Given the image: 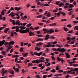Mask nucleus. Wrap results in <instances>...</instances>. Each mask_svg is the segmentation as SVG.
Instances as JSON below:
<instances>
[{"label":"nucleus","instance_id":"1","mask_svg":"<svg viewBox=\"0 0 78 78\" xmlns=\"http://www.w3.org/2000/svg\"><path fill=\"white\" fill-rule=\"evenodd\" d=\"M20 32V33H22L23 34H24L25 33H27L30 31V30H23L21 29L19 30Z\"/></svg>","mask_w":78,"mask_h":78},{"label":"nucleus","instance_id":"2","mask_svg":"<svg viewBox=\"0 0 78 78\" xmlns=\"http://www.w3.org/2000/svg\"><path fill=\"white\" fill-rule=\"evenodd\" d=\"M2 71L1 73L2 74V76H5V73H6L8 72L7 70L5 71V69L3 68L2 69Z\"/></svg>","mask_w":78,"mask_h":78},{"label":"nucleus","instance_id":"3","mask_svg":"<svg viewBox=\"0 0 78 78\" xmlns=\"http://www.w3.org/2000/svg\"><path fill=\"white\" fill-rule=\"evenodd\" d=\"M59 50L58 51H60V52H61V53H64L65 51H66V49L64 48H59Z\"/></svg>","mask_w":78,"mask_h":78},{"label":"nucleus","instance_id":"4","mask_svg":"<svg viewBox=\"0 0 78 78\" xmlns=\"http://www.w3.org/2000/svg\"><path fill=\"white\" fill-rule=\"evenodd\" d=\"M44 59H45V58L44 57H41L40 58V59H39L38 60V61L39 62H44L45 61H44Z\"/></svg>","mask_w":78,"mask_h":78},{"label":"nucleus","instance_id":"5","mask_svg":"<svg viewBox=\"0 0 78 78\" xmlns=\"http://www.w3.org/2000/svg\"><path fill=\"white\" fill-rule=\"evenodd\" d=\"M16 25H17L20 26V25H22L23 24L22 23H20V21L17 20L16 21Z\"/></svg>","mask_w":78,"mask_h":78},{"label":"nucleus","instance_id":"6","mask_svg":"<svg viewBox=\"0 0 78 78\" xmlns=\"http://www.w3.org/2000/svg\"><path fill=\"white\" fill-rule=\"evenodd\" d=\"M9 16H11V17L13 18V17L15 16V13L12 12H11L9 14Z\"/></svg>","mask_w":78,"mask_h":78},{"label":"nucleus","instance_id":"7","mask_svg":"<svg viewBox=\"0 0 78 78\" xmlns=\"http://www.w3.org/2000/svg\"><path fill=\"white\" fill-rule=\"evenodd\" d=\"M32 63H36V64H39V59H37V60H33L32 61Z\"/></svg>","mask_w":78,"mask_h":78},{"label":"nucleus","instance_id":"8","mask_svg":"<svg viewBox=\"0 0 78 78\" xmlns=\"http://www.w3.org/2000/svg\"><path fill=\"white\" fill-rule=\"evenodd\" d=\"M65 55H66V58H70V54H69V53L67 52H65Z\"/></svg>","mask_w":78,"mask_h":78},{"label":"nucleus","instance_id":"9","mask_svg":"<svg viewBox=\"0 0 78 78\" xmlns=\"http://www.w3.org/2000/svg\"><path fill=\"white\" fill-rule=\"evenodd\" d=\"M5 40H4L2 41H0V46H2V45L5 44Z\"/></svg>","mask_w":78,"mask_h":78},{"label":"nucleus","instance_id":"10","mask_svg":"<svg viewBox=\"0 0 78 78\" xmlns=\"http://www.w3.org/2000/svg\"><path fill=\"white\" fill-rule=\"evenodd\" d=\"M9 44H8V45H14V41H12L9 42Z\"/></svg>","mask_w":78,"mask_h":78},{"label":"nucleus","instance_id":"11","mask_svg":"<svg viewBox=\"0 0 78 78\" xmlns=\"http://www.w3.org/2000/svg\"><path fill=\"white\" fill-rule=\"evenodd\" d=\"M45 40H48L50 37V35L47 34L45 36Z\"/></svg>","mask_w":78,"mask_h":78},{"label":"nucleus","instance_id":"12","mask_svg":"<svg viewBox=\"0 0 78 78\" xmlns=\"http://www.w3.org/2000/svg\"><path fill=\"white\" fill-rule=\"evenodd\" d=\"M1 54H2L3 55H5L6 56V51H5L4 50L1 52Z\"/></svg>","mask_w":78,"mask_h":78},{"label":"nucleus","instance_id":"13","mask_svg":"<svg viewBox=\"0 0 78 78\" xmlns=\"http://www.w3.org/2000/svg\"><path fill=\"white\" fill-rule=\"evenodd\" d=\"M63 5L64 6V5H65V4H64L62 2H60L58 4V5H59V7H61V6H63Z\"/></svg>","mask_w":78,"mask_h":78},{"label":"nucleus","instance_id":"14","mask_svg":"<svg viewBox=\"0 0 78 78\" xmlns=\"http://www.w3.org/2000/svg\"><path fill=\"white\" fill-rule=\"evenodd\" d=\"M5 11H6V10L5 9H3L1 12V14H2V16H3L4 14H5V12H4Z\"/></svg>","mask_w":78,"mask_h":78},{"label":"nucleus","instance_id":"15","mask_svg":"<svg viewBox=\"0 0 78 78\" xmlns=\"http://www.w3.org/2000/svg\"><path fill=\"white\" fill-rule=\"evenodd\" d=\"M22 55H23L24 57H25L26 56H27V55H28V53H22Z\"/></svg>","mask_w":78,"mask_h":78},{"label":"nucleus","instance_id":"16","mask_svg":"<svg viewBox=\"0 0 78 78\" xmlns=\"http://www.w3.org/2000/svg\"><path fill=\"white\" fill-rule=\"evenodd\" d=\"M21 9V7H16L15 8V10H16V11H19V10H20V9Z\"/></svg>","mask_w":78,"mask_h":78},{"label":"nucleus","instance_id":"17","mask_svg":"<svg viewBox=\"0 0 78 78\" xmlns=\"http://www.w3.org/2000/svg\"><path fill=\"white\" fill-rule=\"evenodd\" d=\"M62 12V11H60L59 12L57 13L56 15L58 17H59L60 16V14Z\"/></svg>","mask_w":78,"mask_h":78},{"label":"nucleus","instance_id":"18","mask_svg":"<svg viewBox=\"0 0 78 78\" xmlns=\"http://www.w3.org/2000/svg\"><path fill=\"white\" fill-rule=\"evenodd\" d=\"M50 34H51L52 33H54V30L51 29L49 30Z\"/></svg>","mask_w":78,"mask_h":78},{"label":"nucleus","instance_id":"19","mask_svg":"<svg viewBox=\"0 0 78 78\" xmlns=\"http://www.w3.org/2000/svg\"><path fill=\"white\" fill-rule=\"evenodd\" d=\"M73 72H77L78 70V68H74L72 70Z\"/></svg>","mask_w":78,"mask_h":78},{"label":"nucleus","instance_id":"20","mask_svg":"<svg viewBox=\"0 0 78 78\" xmlns=\"http://www.w3.org/2000/svg\"><path fill=\"white\" fill-rule=\"evenodd\" d=\"M43 44V43H42L40 42L38 43H37V46H40V45H42Z\"/></svg>","mask_w":78,"mask_h":78},{"label":"nucleus","instance_id":"21","mask_svg":"<svg viewBox=\"0 0 78 78\" xmlns=\"http://www.w3.org/2000/svg\"><path fill=\"white\" fill-rule=\"evenodd\" d=\"M16 32H18L19 31V26H16Z\"/></svg>","mask_w":78,"mask_h":78},{"label":"nucleus","instance_id":"22","mask_svg":"<svg viewBox=\"0 0 78 78\" xmlns=\"http://www.w3.org/2000/svg\"><path fill=\"white\" fill-rule=\"evenodd\" d=\"M35 50H37V51H39L41 50V48H39L38 47H36Z\"/></svg>","mask_w":78,"mask_h":78},{"label":"nucleus","instance_id":"23","mask_svg":"<svg viewBox=\"0 0 78 78\" xmlns=\"http://www.w3.org/2000/svg\"><path fill=\"white\" fill-rule=\"evenodd\" d=\"M51 16V14L50 13V12H48L47 14V17H50Z\"/></svg>","mask_w":78,"mask_h":78},{"label":"nucleus","instance_id":"24","mask_svg":"<svg viewBox=\"0 0 78 78\" xmlns=\"http://www.w3.org/2000/svg\"><path fill=\"white\" fill-rule=\"evenodd\" d=\"M73 7H74V6H73V5L72 4H70L69 7V8H73Z\"/></svg>","mask_w":78,"mask_h":78},{"label":"nucleus","instance_id":"25","mask_svg":"<svg viewBox=\"0 0 78 78\" xmlns=\"http://www.w3.org/2000/svg\"><path fill=\"white\" fill-rule=\"evenodd\" d=\"M42 53H43L42 51H41L40 52L38 53L37 56H41V55L42 54Z\"/></svg>","mask_w":78,"mask_h":78},{"label":"nucleus","instance_id":"26","mask_svg":"<svg viewBox=\"0 0 78 78\" xmlns=\"http://www.w3.org/2000/svg\"><path fill=\"white\" fill-rule=\"evenodd\" d=\"M59 48H58L57 49L56 48H53V50L54 51H59Z\"/></svg>","mask_w":78,"mask_h":78},{"label":"nucleus","instance_id":"27","mask_svg":"<svg viewBox=\"0 0 78 78\" xmlns=\"http://www.w3.org/2000/svg\"><path fill=\"white\" fill-rule=\"evenodd\" d=\"M72 14H73V12L72 11H70L68 12V14L69 16H71Z\"/></svg>","mask_w":78,"mask_h":78},{"label":"nucleus","instance_id":"28","mask_svg":"<svg viewBox=\"0 0 78 78\" xmlns=\"http://www.w3.org/2000/svg\"><path fill=\"white\" fill-rule=\"evenodd\" d=\"M43 17V16L42 15H39L38 16H37V18H42Z\"/></svg>","mask_w":78,"mask_h":78},{"label":"nucleus","instance_id":"29","mask_svg":"<svg viewBox=\"0 0 78 78\" xmlns=\"http://www.w3.org/2000/svg\"><path fill=\"white\" fill-rule=\"evenodd\" d=\"M33 66V64H32V63H30L28 64V66L29 67H31Z\"/></svg>","mask_w":78,"mask_h":78},{"label":"nucleus","instance_id":"30","mask_svg":"<svg viewBox=\"0 0 78 78\" xmlns=\"http://www.w3.org/2000/svg\"><path fill=\"white\" fill-rule=\"evenodd\" d=\"M8 43H9V42L7 41H6L4 44V45H5V46H6V45H8Z\"/></svg>","mask_w":78,"mask_h":78},{"label":"nucleus","instance_id":"31","mask_svg":"<svg viewBox=\"0 0 78 78\" xmlns=\"http://www.w3.org/2000/svg\"><path fill=\"white\" fill-rule=\"evenodd\" d=\"M32 33H33V32L32 31H30L29 32L30 36H32Z\"/></svg>","mask_w":78,"mask_h":78},{"label":"nucleus","instance_id":"32","mask_svg":"<svg viewBox=\"0 0 78 78\" xmlns=\"http://www.w3.org/2000/svg\"><path fill=\"white\" fill-rule=\"evenodd\" d=\"M58 10V8H56V9L55 10H54L53 11V12H57Z\"/></svg>","mask_w":78,"mask_h":78},{"label":"nucleus","instance_id":"33","mask_svg":"<svg viewBox=\"0 0 78 78\" xmlns=\"http://www.w3.org/2000/svg\"><path fill=\"white\" fill-rule=\"evenodd\" d=\"M76 63V61L71 62H69V64H75Z\"/></svg>","mask_w":78,"mask_h":78},{"label":"nucleus","instance_id":"34","mask_svg":"<svg viewBox=\"0 0 78 78\" xmlns=\"http://www.w3.org/2000/svg\"><path fill=\"white\" fill-rule=\"evenodd\" d=\"M31 25V23H29L26 25V27H30Z\"/></svg>","mask_w":78,"mask_h":78},{"label":"nucleus","instance_id":"35","mask_svg":"<svg viewBox=\"0 0 78 78\" xmlns=\"http://www.w3.org/2000/svg\"><path fill=\"white\" fill-rule=\"evenodd\" d=\"M20 52H22L23 51V47H21L20 50Z\"/></svg>","mask_w":78,"mask_h":78},{"label":"nucleus","instance_id":"36","mask_svg":"<svg viewBox=\"0 0 78 78\" xmlns=\"http://www.w3.org/2000/svg\"><path fill=\"white\" fill-rule=\"evenodd\" d=\"M56 72V70L55 69H52L51 70V72L52 73H55Z\"/></svg>","mask_w":78,"mask_h":78},{"label":"nucleus","instance_id":"37","mask_svg":"<svg viewBox=\"0 0 78 78\" xmlns=\"http://www.w3.org/2000/svg\"><path fill=\"white\" fill-rule=\"evenodd\" d=\"M71 41V39H70V37H67V41Z\"/></svg>","mask_w":78,"mask_h":78},{"label":"nucleus","instance_id":"38","mask_svg":"<svg viewBox=\"0 0 78 78\" xmlns=\"http://www.w3.org/2000/svg\"><path fill=\"white\" fill-rule=\"evenodd\" d=\"M15 72H19V69L18 68H16L15 70Z\"/></svg>","mask_w":78,"mask_h":78},{"label":"nucleus","instance_id":"39","mask_svg":"<svg viewBox=\"0 0 78 78\" xmlns=\"http://www.w3.org/2000/svg\"><path fill=\"white\" fill-rule=\"evenodd\" d=\"M63 30L65 31H67L68 30V29L66 27H64Z\"/></svg>","mask_w":78,"mask_h":78},{"label":"nucleus","instance_id":"40","mask_svg":"<svg viewBox=\"0 0 78 78\" xmlns=\"http://www.w3.org/2000/svg\"><path fill=\"white\" fill-rule=\"evenodd\" d=\"M10 73L11 74H14V70H12L10 71Z\"/></svg>","mask_w":78,"mask_h":78},{"label":"nucleus","instance_id":"41","mask_svg":"<svg viewBox=\"0 0 78 78\" xmlns=\"http://www.w3.org/2000/svg\"><path fill=\"white\" fill-rule=\"evenodd\" d=\"M9 48H9V49H11V48H12V45H10V44H9Z\"/></svg>","mask_w":78,"mask_h":78},{"label":"nucleus","instance_id":"42","mask_svg":"<svg viewBox=\"0 0 78 78\" xmlns=\"http://www.w3.org/2000/svg\"><path fill=\"white\" fill-rule=\"evenodd\" d=\"M61 14L62 15V16H66V14L65 12H62L61 13Z\"/></svg>","mask_w":78,"mask_h":78},{"label":"nucleus","instance_id":"43","mask_svg":"<svg viewBox=\"0 0 78 78\" xmlns=\"http://www.w3.org/2000/svg\"><path fill=\"white\" fill-rule=\"evenodd\" d=\"M35 77L37 78H41V77H40V76L38 75H36Z\"/></svg>","mask_w":78,"mask_h":78},{"label":"nucleus","instance_id":"44","mask_svg":"<svg viewBox=\"0 0 78 78\" xmlns=\"http://www.w3.org/2000/svg\"><path fill=\"white\" fill-rule=\"evenodd\" d=\"M46 52H48L49 51V49L48 48H46L45 50Z\"/></svg>","mask_w":78,"mask_h":78},{"label":"nucleus","instance_id":"45","mask_svg":"<svg viewBox=\"0 0 78 78\" xmlns=\"http://www.w3.org/2000/svg\"><path fill=\"white\" fill-rule=\"evenodd\" d=\"M64 46L66 47H69L70 46V45H68L67 44H66L64 45Z\"/></svg>","mask_w":78,"mask_h":78},{"label":"nucleus","instance_id":"46","mask_svg":"<svg viewBox=\"0 0 78 78\" xmlns=\"http://www.w3.org/2000/svg\"><path fill=\"white\" fill-rule=\"evenodd\" d=\"M15 57V58H18L19 57V55H13V57H12V58H14Z\"/></svg>","mask_w":78,"mask_h":78},{"label":"nucleus","instance_id":"47","mask_svg":"<svg viewBox=\"0 0 78 78\" xmlns=\"http://www.w3.org/2000/svg\"><path fill=\"white\" fill-rule=\"evenodd\" d=\"M57 59L58 61H60L62 59V58H61L59 57H57Z\"/></svg>","mask_w":78,"mask_h":78},{"label":"nucleus","instance_id":"48","mask_svg":"<svg viewBox=\"0 0 78 78\" xmlns=\"http://www.w3.org/2000/svg\"><path fill=\"white\" fill-rule=\"evenodd\" d=\"M44 6H49V5L47 3L45 4H44Z\"/></svg>","mask_w":78,"mask_h":78},{"label":"nucleus","instance_id":"49","mask_svg":"<svg viewBox=\"0 0 78 78\" xmlns=\"http://www.w3.org/2000/svg\"><path fill=\"white\" fill-rule=\"evenodd\" d=\"M54 19H55V17H52L50 18V20H54Z\"/></svg>","mask_w":78,"mask_h":78},{"label":"nucleus","instance_id":"50","mask_svg":"<svg viewBox=\"0 0 78 78\" xmlns=\"http://www.w3.org/2000/svg\"><path fill=\"white\" fill-rule=\"evenodd\" d=\"M30 6H31V5L30 4H28L27 5V7L29 8Z\"/></svg>","mask_w":78,"mask_h":78},{"label":"nucleus","instance_id":"51","mask_svg":"<svg viewBox=\"0 0 78 78\" xmlns=\"http://www.w3.org/2000/svg\"><path fill=\"white\" fill-rule=\"evenodd\" d=\"M46 32L47 34H50V30H47L46 31Z\"/></svg>","mask_w":78,"mask_h":78},{"label":"nucleus","instance_id":"52","mask_svg":"<svg viewBox=\"0 0 78 78\" xmlns=\"http://www.w3.org/2000/svg\"><path fill=\"white\" fill-rule=\"evenodd\" d=\"M56 46H57V47H59V48H61V47H62V46H61L60 45L58 44H57Z\"/></svg>","mask_w":78,"mask_h":78},{"label":"nucleus","instance_id":"53","mask_svg":"<svg viewBox=\"0 0 78 78\" xmlns=\"http://www.w3.org/2000/svg\"><path fill=\"white\" fill-rule=\"evenodd\" d=\"M73 72H71V73H70V74H71V75H73L75 73V72H74V71H73Z\"/></svg>","mask_w":78,"mask_h":78},{"label":"nucleus","instance_id":"54","mask_svg":"<svg viewBox=\"0 0 78 78\" xmlns=\"http://www.w3.org/2000/svg\"><path fill=\"white\" fill-rule=\"evenodd\" d=\"M56 70H59V67L56 66Z\"/></svg>","mask_w":78,"mask_h":78},{"label":"nucleus","instance_id":"55","mask_svg":"<svg viewBox=\"0 0 78 78\" xmlns=\"http://www.w3.org/2000/svg\"><path fill=\"white\" fill-rule=\"evenodd\" d=\"M42 22H45L46 23H49V22L44 20H42Z\"/></svg>","mask_w":78,"mask_h":78},{"label":"nucleus","instance_id":"56","mask_svg":"<svg viewBox=\"0 0 78 78\" xmlns=\"http://www.w3.org/2000/svg\"><path fill=\"white\" fill-rule=\"evenodd\" d=\"M12 23L13 25H16V22H15V20H13Z\"/></svg>","mask_w":78,"mask_h":78},{"label":"nucleus","instance_id":"57","mask_svg":"<svg viewBox=\"0 0 78 78\" xmlns=\"http://www.w3.org/2000/svg\"><path fill=\"white\" fill-rule=\"evenodd\" d=\"M13 51H14V50H13V49H11L10 50V53H12V52H13Z\"/></svg>","mask_w":78,"mask_h":78},{"label":"nucleus","instance_id":"58","mask_svg":"<svg viewBox=\"0 0 78 78\" xmlns=\"http://www.w3.org/2000/svg\"><path fill=\"white\" fill-rule=\"evenodd\" d=\"M39 11L40 12H43V10L42 9H40L39 10Z\"/></svg>","mask_w":78,"mask_h":78},{"label":"nucleus","instance_id":"59","mask_svg":"<svg viewBox=\"0 0 78 78\" xmlns=\"http://www.w3.org/2000/svg\"><path fill=\"white\" fill-rule=\"evenodd\" d=\"M73 67H78V65H77V64H73Z\"/></svg>","mask_w":78,"mask_h":78},{"label":"nucleus","instance_id":"60","mask_svg":"<svg viewBox=\"0 0 78 78\" xmlns=\"http://www.w3.org/2000/svg\"><path fill=\"white\" fill-rule=\"evenodd\" d=\"M71 17L72 19H74L75 18V15L73 14L72 15Z\"/></svg>","mask_w":78,"mask_h":78},{"label":"nucleus","instance_id":"61","mask_svg":"<svg viewBox=\"0 0 78 78\" xmlns=\"http://www.w3.org/2000/svg\"><path fill=\"white\" fill-rule=\"evenodd\" d=\"M50 38H51V39H55V37L54 36H51L50 37Z\"/></svg>","mask_w":78,"mask_h":78},{"label":"nucleus","instance_id":"62","mask_svg":"<svg viewBox=\"0 0 78 78\" xmlns=\"http://www.w3.org/2000/svg\"><path fill=\"white\" fill-rule=\"evenodd\" d=\"M51 58L52 59V60H53V61H55V57L53 56H51Z\"/></svg>","mask_w":78,"mask_h":78},{"label":"nucleus","instance_id":"63","mask_svg":"<svg viewBox=\"0 0 78 78\" xmlns=\"http://www.w3.org/2000/svg\"><path fill=\"white\" fill-rule=\"evenodd\" d=\"M50 66V63H49L46 65L47 67H49Z\"/></svg>","mask_w":78,"mask_h":78},{"label":"nucleus","instance_id":"64","mask_svg":"<svg viewBox=\"0 0 78 78\" xmlns=\"http://www.w3.org/2000/svg\"><path fill=\"white\" fill-rule=\"evenodd\" d=\"M37 34H41V31L38 30L37 31Z\"/></svg>","mask_w":78,"mask_h":78}]
</instances>
